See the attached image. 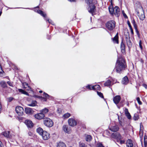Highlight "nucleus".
Segmentation results:
<instances>
[{
	"instance_id": "nucleus-60",
	"label": "nucleus",
	"mask_w": 147,
	"mask_h": 147,
	"mask_svg": "<svg viewBox=\"0 0 147 147\" xmlns=\"http://www.w3.org/2000/svg\"><path fill=\"white\" fill-rule=\"evenodd\" d=\"M143 86L146 88V87H147V86L146 84H143Z\"/></svg>"
},
{
	"instance_id": "nucleus-7",
	"label": "nucleus",
	"mask_w": 147,
	"mask_h": 147,
	"mask_svg": "<svg viewBox=\"0 0 147 147\" xmlns=\"http://www.w3.org/2000/svg\"><path fill=\"white\" fill-rule=\"evenodd\" d=\"M68 123L69 125L71 126H74L77 124V121L73 118H69L68 120Z\"/></svg>"
},
{
	"instance_id": "nucleus-27",
	"label": "nucleus",
	"mask_w": 147,
	"mask_h": 147,
	"mask_svg": "<svg viewBox=\"0 0 147 147\" xmlns=\"http://www.w3.org/2000/svg\"><path fill=\"white\" fill-rule=\"evenodd\" d=\"M36 131L40 135H41L44 131L41 128L39 127L37 129Z\"/></svg>"
},
{
	"instance_id": "nucleus-53",
	"label": "nucleus",
	"mask_w": 147,
	"mask_h": 147,
	"mask_svg": "<svg viewBox=\"0 0 147 147\" xmlns=\"http://www.w3.org/2000/svg\"><path fill=\"white\" fill-rule=\"evenodd\" d=\"M129 113L128 109H125V114H127L128 113Z\"/></svg>"
},
{
	"instance_id": "nucleus-64",
	"label": "nucleus",
	"mask_w": 147,
	"mask_h": 147,
	"mask_svg": "<svg viewBox=\"0 0 147 147\" xmlns=\"http://www.w3.org/2000/svg\"><path fill=\"white\" fill-rule=\"evenodd\" d=\"M2 13V12H0V16H1V13Z\"/></svg>"
},
{
	"instance_id": "nucleus-62",
	"label": "nucleus",
	"mask_w": 147,
	"mask_h": 147,
	"mask_svg": "<svg viewBox=\"0 0 147 147\" xmlns=\"http://www.w3.org/2000/svg\"><path fill=\"white\" fill-rule=\"evenodd\" d=\"M42 91H41V90L40 91H39V93H42Z\"/></svg>"
},
{
	"instance_id": "nucleus-39",
	"label": "nucleus",
	"mask_w": 147,
	"mask_h": 147,
	"mask_svg": "<svg viewBox=\"0 0 147 147\" xmlns=\"http://www.w3.org/2000/svg\"><path fill=\"white\" fill-rule=\"evenodd\" d=\"M45 20L46 21H47L50 24H51L53 25H54L53 22L51 20L48 19L47 18H45Z\"/></svg>"
},
{
	"instance_id": "nucleus-5",
	"label": "nucleus",
	"mask_w": 147,
	"mask_h": 147,
	"mask_svg": "<svg viewBox=\"0 0 147 147\" xmlns=\"http://www.w3.org/2000/svg\"><path fill=\"white\" fill-rule=\"evenodd\" d=\"M43 122L45 125L48 127H51L54 124L52 120L48 118L44 119Z\"/></svg>"
},
{
	"instance_id": "nucleus-48",
	"label": "nucleus",
	"mask_w": 147,
	"mask_h": 147,
	"mask_svg": "<svg viewBox=\"0 0 147 147\" xmlns=\"http://www.w3.org/2000/svg\"><path fill=\"white\" fill-rule=\"evenodd\" d=\"M139 45L141 49H142V42L141 40H140L139 42Z\"/></svg>"
},
{
	"instance_id": "nucleus-11",
	"label": "nucleus",
	"mask_w": 147,
	"mask_h": 147,
	"mask_svg": "<svg viewBox=\"0 0 147 147\" xmlns=\"http://www.w3.org/2000/svg\"><path fill=\"white\" fill-rule=\"evenodd\" d=\"M25 123L28 128H31L33 126V124L32 121L30 120H26Z\"/></svg>"
},
{
	"instance_id": "nucleus-4",
	"label": "nucleus",
	"mask_w": 147,
	"mask_h": 147,
	"mask_svg": "<svg viewBox=\"0 0 147 147\" xmlns=\"http://www.w3.org/2000/svg\"><path fill=\"white\" fill-rule=\"evenodd\" d=\"M116 22L113 20L108 21L106 24L107 28L110 31L112 30L115 28Z\"/></svg>"
},
{
	"instance_id": "nucleus-57",
	"label": "nucleus",
	"mask_w": 147,
	"mask_h": 147,
	"mask_svg": "<svg viewBox=\"0 0 147 147\" xmlns=\"http://www.w3.org/2000/svg\"><path fill=\"white\" fill-rule=\"evenodd\" d=\"M23 94H25V95H29V94L28 93L25 91L24 92V93H23Z\"/></svg>"
},
{
	"instance_id": "nucleus-2",
	"label": "nucleus",
	"mask_w": 147,
	"mask_h": 147,
	"mask_svg": "<svg viewBox=\"0 0 147 147\" xmlns=\"http://www.w3.org/2000/svg\"><path fill=\"white\" fill-rule=\"evenodd\" d=\"M109 9L110 13L111 14H115L117 17H118L120 15V9L118 6H115L113 8L112 5L109 7Z\"/></svg>"
},
{
	"instance_id": "nucleus-32",
	"label": "nucleus",
	"mask_w": 147,
	"mask_h": 147,
	"mask_svg": "<svg viewBox=\"0 0 147 147\" xmlns=\"http://www.w3.org/2000/svg\"><path fill=\"white\" fill-rule=\"evenodd\" d=\"M92 139V137L90 135H88L86 136V140L87 142H89Z\"/></svg>"
},
{
	"instance_id": "nucleus-44",
	"label": "nucleus",
	"mask_w": 147,
	"mask_h": 147,
	"mask_svg": "<svg viewBox=\"0 0 147 147\" xmlns=\"http://www.w3.org/2000/svg\"><path fill=\"white\" fill-rule=\"evenodd\" d=\"M118 119L119 121V123L120 125L123 126L124 125V124L121 121H120L119 119V117L118 116Z\"/></svg>"
},
{
	"instance_id": "nucleus-24",
	"label": "nucleus",
	"mask_w": 147,
	"mask_h": 147,
	"mask_svg": "<svg viewBox=\"0 0 147 147\" xmlns=\"http://www.w3.org/2000/svg\"><path fill=\"white\" fill-rule=\"evenodd\" d=\"M104 85L105 86H110L111 85V82L110 80H108L105 83Z\"/></svg>"
},
{
	"instance_id": "nucleus-12",
	"label": "nucleus",
	"mask_w": 147,
	"mask_h": 147,
	"mask_svg": "<svg viewBox=\"0 0 147 147\" xmlns=\"http://www.w3.org/2000/svg\"><path fill=\"white\" fill-rule=\"evenodd\" d=\"M121 97L120 96L117 95L115 96L113 99V101L116 104H118L120 101Z\"/></svg>"
},
{
	"instance_id": "nucleus-34",
	"label": "nucleus",
	"mask_w": 147,
	"mask_h": 147,
	"mask_svg": "<svg viewBox=\"0 0 147 147\" xmlns=\"http://www.w3.org/2000/svg\"><path fill=\"white\" fill-rule=\"evenodd\" d=\"M70 116V114L69 113H67L64 114L63 117L64 119H67Z\"/></svg>"
},
{
	"instance_id": "nucleus-35",
	"label": "nucleus",
	"mask_w": 147,
	"mask_h": 147,
	"mask_svg": "<svg viewBox=\"0 0 147 147\" xmlns=\"http://www.w3.org/2000/svg\"><path fill=\"white\" fill-rule=\"evenodd\" d=\"M94 86V90H99L100 89V87L99 85H96Z\"/></svg>"
},
{
	"instance_id": "nucleus-58",
	"label": "nucleus",
	"mask_w": 147,
	"mask_h": 147,
	"mask_svg": "<svg viewBox=\"0 0 147 147\" xmlns=\"http://www.w3.org/2000/svg\"><path fill=\"white\" fill-rule=\"evenodd\" d=\"M130 29L131 30V33L132 34H134V32H133V30L132 29V28H130Z\"/></svg>"
},
{
	"instance_id": "nucleus-17",
	"label": "nucleus",
	"mask_w": 147,
	"mask_h": 147,
	"mask_svg": "<svg viewBox=\"0 0 147 147\" xmlns=\"http://www.w3.org/2000/svg\"><path fill=\"white\" fill-rule=\"evenodd\" d=\"M129 82L128 78L127 76L124 77L122 79V83L123 84L126 85Z\"/></svg>"
},
{
	"instance_id": "nucleus-50",
	"label": "nucleus",
	"mask_w": 147,
	"mask_h": 147,
	"mask_svg": "<svg viewBox=\"0 0 147 147\" xmlns=\"http://www.w3.org/2000/svg\"><path fill=\"white\" fill-rule=\"evenodd\" d=\"M18 90L20 92L22 93L23 94V93H24V92L25 91H24L23 90L21 89H18Z\"/></svg>"
},
{
	"instance_id": "nucleus-59",
	"label": "nucleus",
	"mask_w": 147,
	"mask_h": 147,
	"mask_svg": "<svg viewBox=\"0 0 147 147\" xmlns=\"http://www.w3.org/2000/svg\"><path fill=\"white\" fill-rule=\"evenodd\" d=\"M0 147H3V145L2 144L1 142L0 141Z\"/></svg>"
},
{
	"instance_id": "nucleus-14",
	"label": "nucleus",
	"mask_w": 147,
	"mask_h": 147,
	"mask_svg": "<svg viewBox=\"0 0 147 147\" xmlns=\"http://www.w3.org/2000/svg\"><path fill=\"white\" fill-rule=\"evenodd\" d=\"M138 16L140 20H143L144 19L145 15L143 11H142L141 13L138 12Z\"/></svg>"
},
{
	"instance_id": "nucleus-31",
	"label": "nucleus",
	"mask_w": 147,
	"mask_h": 147,
	"mask_svg": "<svg viewBox=\"0 0 147 147\" xmlns=\"http://www.w3.org/2000/svg\"><path fill=\"white\" fill-rule=\"evenodd\" d=\"M86 88L90 90H94V86H92L91 85H88L86 87Z\"/></svg>"
},
{
	"instance_id": "nucleus-29",
	"label": "nucleus",
	"mask_w": 147,
	"mask_h": 147,
	"mask_svg": "<svg viewBox=\"0 0 147 147\" xmlns=\"http://www.w3.org/2000/svg\"><path fill=\"white\" fill-rule=\"evenodd\" d=\"M126 42L128 47L129 48H131L132 46V43L130 39L127 40Z\"/></svg>"
},
{
	"instance_id": "nucleus-8",
	"label": "nucleus",
	"mask_w": 147,
	"mask_h": 147,
	"mask_svg": "<svg viewBox=\"0 0 147 147\" xmlns=\"http://www.w3.org/2000/svg\"><path fill=\"white\" fill-rule=\"evenodd\" d=\"M34 117L36 119L40 120L44 118L45 117V115L40 112V113H37L34 115Z\"/></svg>"
},
{
	"instance_id": "nucleus-18",
	"label": "nucleus",
	"mask_w": 147,
	"mask_h": 147,
	"mask_svg": "<svg viewBox=\"0 0 147 147\" xmlns=\"http://www.w3.org/2000/svg\"><path fill=\"white\" fill-rule=\"evenodd\" d=\"M63 129L66 133H68L70 131V129L68 128V126L67 125H63Z\"/></svg>"
},
{
	"instance_id": "nucleus-23",
	"label": "nucleus",
	"mask_w": 147,
	"mask_h": 147,
	"mask_svg": "<svg viewBox=\"0 0 147 147\" xmlns=\"http://www.w3.org/2000/svg\"><path fill=\"white\" fill-rule=\"evenodd\" d=\"M0 85L4 88L7 87V85L5 82L4 81H2L0 82Z\"/></svg>"
},
{
	"instance_id": "nucleus-6",
	"label": "nucleus",
	"mask_w": 147,
	"mask_h": 147,
	"mask_svg": "<svg viewBox=\"0 0 147 147\" xmlns=\"http://www.w3.org/2000/svg\"><path fill=\"white\" fill-rule=\"evenodd\" d=\"M16 111L18 115L22 116L23 115L24 110L21 107L18 106L16 108Z\"/></svg>"
},
{
	"instance_id": "nucleus-20",
	"label": "nucleus",
	"mask_w": 147,
	"mask_h": 147,
	"mask_svg": "<svg viewBox=\"0 0 147 147\" xmlns=\"http://www.w3.org/2000/svg\"><path fill=\"white\" fill-rule=\"evenodd\" d=\"M10 131H5L3 133V135L7 138H10L11 137V135L9 134Z\"/></svg>"
},
{
	"instance_id": "nucleus-1",
	"label": "nucleus",
	"mask_w": 147,
	"mask_h": 147,
	"mask_svg": "<svg viewBox=\"0 0 147 147\" xmlns=\"http://www.w3.org/2000/svg\"><path fill=\"white\" fill-rule=\"evenodd\" d=\"M127 67L125 59L122 57H118L115 68L116 72L117 73H121L125 70Z\"/></svg>"
},
{
	"instance_id": "nucleus-13",
	"label": "nucleus",
	"mask_w": 147,
	"mask_h": 147,
	"mask_svg": "<svg viewBox=\"0 0 147 147\" xmlns=\"http://www.w3.org/2000/svg\"><path fill=\"white\" fill-rule=\"evenodd\" d=\"M119 127L117 125H116L115 126H111L109 127V129L111 131L113 132H116L118 131Z\"/></svg>"
},
{
	"instance_id": "nucleus-22",
	"label": "nucleus",
	"mask_w": 147,
	"mask_h": 147,
	"mask_svg": "<svg viewBox=\"0 0 147 147\" xmlns=\"http://www.w3.org/2000/svg\"><path fill=\"white\" fill-rule=\"evenodd\" d=\"M57 147H66L65 144L62 142H59L58 143Z\"/></svg>"
},
{
	"instance_id": "nucleus-55",
	"label": "nucleus",
	"mask_w": 147,
	"mask_h": 147,
	"mask_svg": "<svg viewBox=\"0 0 147 147\" xmlns=\"http://www.w3.org/2000/svg\"><path fill=\"white\" fill-rule=\"evenodd\" d=\"M136 29V33H137V34L138 35H139V32L137 29V28L136 27V28H135Z\"/></svg>"
},
{
	"instance_id": "nucleus-46",
	"label": "nucleus",
	"mask_w": 147,
	"mask_h": 147,
	"mask_svg": "<svg viewBox=\"0 0 147 147\" xmlns=\"http://www.w3.org/2000/svg\"><path fill=\"white\" fill-rule=\"evenodd\" d=\"M132 23L134 26V27L135 28H136L137 27L136 25L135 24V22L134 20H133L132 21Z\"/></svg>"
},
{
	"instance_id": "nucleus-56",
	"label": "nucleus",
	"mask_w": 147,
	"mask_h": 147,
	"mask_svg": "<svg viewBox=\"0 0 147 147\" xmlns=\"http://www.w3.org/2000/svg\"><path fill=\"white\" fill-rule=\"evenodd\" d=\"M76 0H68V1L70 2H75L76 1Z\"/></svg>"
},
{
	"instance_id": "nucleus-3",
	"label": "nucleus",
	"mask_w": 147,
	"mask_h": 147,
	"mask_svg": "<svg viewBox=\"0 0 147 147\" xmlns=\"http://www.w3.org/2000/svg\"><path fill=\"white\" fill-rule=\"evenodd\" d=\"M93 0H85L86 3L88 4L89 7L88 8V12L92 13L95 11V6L93 3Z\"/></svg>"
},
{
	"instance_id": "nucleus-26",
	"label": "nucleus",
	"mask_w": 147,
	"mask_h": 147,
	"mask_svg": "<svg viewBox=\"0 0 147 147\" xmlns=\"http://www.w3.org/2000/svg\"><path fill=\"white\" fill-rule=\"evenodd\" d=\"M25 111L26 114H29L32 113V110L30 108H27L25 109Z\"/></svg>"
},
{
	"instance_id": "nucleus-47",
	"label": "nucleus",
	"mask_w": 147,
	"mask_h": 147,
	"mask_svg": "<svg viewBox=\"0 0 147 147\" xmlns=\"http://www.w3.org/2000/svg\"><path fill=\"white\" fill-rule=\"evenodd\" d=\"M7 84L10 86H11L13 87V83L11 82H10L9 81H8L7 82Z\"/></svg>"
},
{
	"instance_id": "nucleus-63",
	"label": "nucleus",
	"mask_w": 147,
	"mask_h": 147,
	"mask_svg": "<svg viewBox=\"0 0 147 147\" xmlns=\"http://www.w3.org/2000/svg\"><path fill=\"white\" fill-rule=\"evenodd\" d=\"M25 9H30V8H25Z\"/></svg>"
},
{
	"instance_id": "nucleus-16",
	"label": "nucleus",
	"mask_w": 147,
	"mask_h": 147,
	"mask_svg": "<svg viewBox=\"0 0 147 147\" xmlns=\"http://www.w3.org/2000/svg\"><path fill=\"white\" fill-rule=\"evenodd\" d=\"M118 34L117 33L115 36L113 38H112V40L114 43L118 44Z\"/></svg>"
},
{
	"instance_id": "nucleus-45",
	"label": "nucleus",
	"mask_w": 147,
	"mask_h": 147,
	"mask_svg": "<svg viewBox=\"0 0 147 147\" xmlns=\"http://www.w3.org/2000/svg\"><path fill=\"white\" fill-rule=\"evenodd\" d=\"M13 99V98L11 97H9L7 98V100L9 102H10Z\"/></svg>"
},
{
	"instance_id": "nucleus-52",
	"label": "nucleus",
	"mask_w": 147,
	"mask_h": 147,
	"mask_svg": "<svg viewBox=\"0 0 147 147\" xmlns=\"http://www.w3.org/2000/svg\"><path fill=\"white\" fill-rule=\"evenodd\" d=\"M123 14L124 17L125 18H127V16L126 14H125L124 13H123Z\"/></svg>"
},
{
	"instance_id": "nucleus-42",
	"label": "nucleus",
	"mask_w": 147,
	"mask_h": 147,
	"mask_svg": "<svg viewBox=\"0 0 147 147\" xmlns=\"http://www.w3.org/2000/svg\"><path fill=\"white\" fill-rule=\"evenodd\" d=\"M136 100H137L138 103L140 105H141L142 104V102L140 100V98L139 97H137L136 98Z\"/></svg>"
},
{
	"instance_id": "nucleus-10",
	"label": "nucleus",
	"mask_w": 147,
	"mask_h": 147,
	"mask_svg": "<svg viewBox=\"0 0 147 147\" xmlns=\"http://www.w3.org/2000/svg\"><path fill=\"white\" fill-rule=\"evenodd\" d=\"M41 136L43 140H46L49 138L50 134L47 131H44Z\"/></svg>"
},
{
	"instance_id": "nucleus-41",
	"label": "nucleus",
	"mask_w": 147,
	"mask_h": 147,
	"mask_svg": "<svg viewBox=\"0 0 147 147\" xmlns=\"http://www.w3.org/2000/svg\"><path fill=\"white\" fill-rule=\"evenodd\" d=\"M96 147H105L104 146L100 143H98L96 145Z\"/></svg>"
},
{
	"instance_id": "nucleus-54",
	"label": "nucleus",
	"mask_w": 147,
	"mask_h": 147,
	"mask_svg": "<svg viewBox=\"0 0 147 147\" xmlns=\"http://www.w3.org/2000/svg\"><path fill=\"white\" fill-rule=\"evenodd\" d=\"M127 23H128V26L130 28H132V27H131V26L130 24V23H129V21Z\"/></svg>"
},
{
	"instance_id": "nucleus-15",
	"label": "nucleus",
	"mask_w": 147,
	"mask_h": 147,
	"mask_svg": "<svg viewBox=\"0 0 147 147\" xmlns=\"http://www.w3.org/2000/svg\"><path fill=\"white\" fill-rule=\"evenodd\" d=\"M34 10L35 12H36L40 14L41 16H42L44 18L46 17V14L45 13H44L41 10L36 9H34Z\"/></svg>"
},
{
	"instance_id": "nucleus-9",
	"label": "nucleus",
	"mask_w": 147,
	"mask_h": 147,
	"mask_svg": "<svg viewBox=\"0 0 147 147\" xmlns=\"http://www.w3.org/2000/svg\"><path fill=\"white\" fill-rule=\"evenodd\" d=\"M112 137L116 139L120 140L122 139V137L119 133H113L111 135Z\"/></svg>"
},
{
	"instance_id": "nucleus-21",
	"label": "nucleus",
	"mask_w": 147,
	"mask_h": 147,
	"mask_svg": "<svg viewBox=\"0 0 147 147\" xmlns=\"http://www.w3.org/2000/svg\"><path fill=\"white\" fill-rule=\"evenodd\" d=\"M23 86L24 88L25 89L26 88H28V89H26V90H31V88L28 86L27 83L26 82H24L23 83Z\"/></svg>"
},
{
	"instance_id": "nucleus-36",
	"label": "nucleus",
	"mask_w": 147,
	"mask_h": 147,
	"mask_svg": "<svg viewBox=\"0 0 147 147\" xmlns=\"http://www.w3.org/2000/svg\"><path fill=\"white\" fill-rule=\"evenodd\" d=\"M144 145L145 147H147V137L145 136L144 137Z\"/></svg>"
},
{
	"instance_id": "nucleus-33",
	"label": "nucleus",
	"mask_w": 147,
	"mask_h": 147,
	"mask_svg": "<svg viewBox=\"0 0 147 147\" xmlns=\"http://www.w3.org/2000/svg\"><path fill=\"white\" fill-rule=\"evenodd\" d=\"M139 118V116L138 114L137 113H135L134 114L133 119L135 120H137Z\"/></svg>"
},
{
	"instance_id": "nucleus-51",
	"label": "nucleus",
	"mask_w": 147,
	"mask_h": 147,
	"mask_svg": "<svg viewBox=\"0 0 147 147\" xmlns=\"http://www.w3.org/2000/svg\"><path fill=\"white\" fill-rule=\"evenodd\" d=\"M120 140V143L121 144H124L125 142V140Z\"/></svg>"
},
{
	"instance_id": "nucleus-28",
	"label": "nucleus",
	"mask_w": 147,
	"mask_h": 147,
	"mask_svg": "<svg viewBox=\"0 0 147 147\" xmlns=\"http://www.w3.org/2000/svg\"><path fill=\"white\" fill-rule=\"evenodd\" d=\"M121 51L122 52H124L125 51V45L122 41L121 43Z\"/></svg>"
},
{
	"instance_id": "nucleus-38",
	"label": "nucleus",
	"mask_w": 147,
	"mask_h": 147,
	"mask_svg": "<svg viewBox=\"0 0 147 147\" xmlns=\"http://www.w3.org/2000/svg\"><path fill=\"white\" fill-rule=\"evenodd\" d=\"M128 34L125 35V37L126 41L130 39V37L129 33V32H127Z\"/></svg>"
},
{
	"instance_id": "nucleus-49",
	"label": "nucleus",
	"mask_w": 147,
	"mask_h": 147,
	"mask_svg": "<svg viewBox=\"0 0 147 147\" xmlns=\"http://www.w3.org/2000/svg\"><path fill=\"white\" fill-rule=\"evenodd\" d=\"M143 129V126L142 125L141 123H140V131L142 130Z\"/></svg>"
},
{
	"instance_id": "nucleus-19",
	"label": "nucleus",
	"mask_w": 147,
	"mask_h": 147,
	"mask_svg": "<svg viewBox=\"0 0 147 147\" xmlns=\"http://www.w3.org/2000/svg\"><path fill=\"white\" fill-rule=\"evenodd\" d=\"M126 146L127 147H133V144L132 141L130 139H128L127 141Z\"/></svg>"
},
{
	"instance_id": "nucleus-40",
	"label": "nucleus",
	"mask_w": 147,
	"mask_h": 147,
	"mask_svg": "<svg viewBox=\"0 0 147 147\" xmlns=\"http://www.w3.org/2000/svg\"><path fill=\"white\" fill-rule=\"evenodd\" d=\"M97 94L101 98H103V96L102 93L100 92H97Z\"/></svg>"
},
{
	"instance_id": "nucleus-30",
	"label": "nucleus",
	"mask_w": 147,
	"mask_h": 147,
	"mask_svg": "<svg viewBox=\"0 0 147 147\" xmlns=\"http://www.w3.org/2000/svg\"><path fill=\"white\" fill-rule=\"evenodd\" d=\"M48 111V109L46 108H45L40 111V112L43 114L44 115H45V114L46 113H47Z\"/></svg>"
},
{
	"instance_id": "nucleus-43",
	"label": "nucleus",
	"mask_w": 147,
	"mask_h": 147,
	"mask_svg": "<svg viewBox=\"0 0 147 147\" xmlns=\"http://www.w3.org/2000/svg\"><path fill=\"white\" fill-rule=\"evenodd\" d=\"M125 115L127 117L128 119H131V116L129 113L127 114H126Z\"/></svg>"
},
{
	"instance_id": "nucleus-61",
	"label": "nucleus",
	"mask_w": 147,
	"mask_h": 147,
	"mask_svg": "<svg viewBox=\"0 0 147 147\" xmlns=\"http://www.w3.org/2000/svg\"><path fill=\"white\" fill-rule=\"evenodd\" d=\"M112 0H109V1L111 2V5H112Z\"/></svg>"
},
{
	"instance_id": "nucleus-25",
	"label": "nucleus",
	"mask_w": 147,
	"mask_h": 147,
	"mask_svg": "<svg viewBox=\"0 0 147 147\" xmlns=\"http://www.w3.org/2000/svg\"><path fill=\"white\" fill-rule=\"evenodd\" d=\"M37 102L36 100H33L31 103L29 104L28 105L31 107H34L36 105Z\"/></svg>"
},
{
	"instance_id": "nucleus-37",
	"label": "nucleus",
	"mask_w": 147,
	"mask_h": 147,
	"mask_svg": "<svg viewBox=\"0 0 147 147\" xmlns=\"http://www.w3.org/2000/svg\"><path fill=\"white\" fill-rule=\"evenodd\" d=\"M43 96L46 98L45 99V101H46L47 99L49 98L50 97L49 96L48 94L45 92H44L43 93Z\"/></svg>"
}]
</instances>
